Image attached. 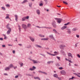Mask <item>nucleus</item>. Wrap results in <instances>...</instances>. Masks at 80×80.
<instances>
[{"label":"nucleus","instance_id":"28","mask_svg":"<svg viewBox=\"0 0 80 80\" xmlns=\"http://www.w3.org/2000/svg\"><path fill=\"white\" fill-rule=\"evenodd\" d=\"M28 2V1L27 0H24L22 3H25L26 2Z\"/></svg>","mask_w":80,"mask_h":80},{"label":"nucleus","instance_id":"10","mask_svg":"<svg viewBox=\"0 0 80 80\" xmlns=\"http://www.w3.org/2000/svg\"><path fill=\"white\" fill-rule=\"evenodd\" d=\"M36 13H37L38 15H40V10L39 9L36 10Z\"/></svg>","mask_w":80,"mask_h":80},{"label":"nucleus","instance_id":"38","mask_svg":"<svg viewBox=\"0 0 80 80\" xmlns=\"http://www.w3.org/2000/svg\"><path fill=\"white\" fill-rule=\"evenodd\" d=\"M54 54H55L56 55H57L58 54V53L57 52H54Z\"/></svg>","mask_w":80,"mask_h":80},{"label":"nucleus","instance_id":"15","mask_svg":"<svg viewBox=\"0 0 80 80\" xmlns=\"http://www.w3.org/2000/svg\"><path fill=\"white\" fill-rule=\"evenodd\" d=\"M78 30V28H72V30L73 31H77Z\"/></svg>","mask_w":80,"mask_h":80},{"label":"nucleus","instance_id":"36","mask_svg":"<svg viewBox=\"0 0 80 80\" xmlns=\"http://www.w3.org/2000/svg\"><path fill=\"white\" fill-rule=\"evenodd\" d=\"M53 31H54V32L55 33H58L57 31L55 29L53 30Z\"/></svg>","mask_w":80,"mask_h":80},{"label":"nucleus","instance_id":"11","mask_svg":"<svg viewBox=\"0 0 80 80\" xmlns=\"http://www.w3.org/2000/svg\"><path fill=\"white\" fill-rule=\"evenodd\" d=\"M10 68H9V67H6V68H5L4 69V70H5L6 71L9 70V69H10Z\"/></svg>","mask_w":80,"mask_h":80},{"label":"nucleus","instance_id":"39","mask_svg":"<svg viewBox=\"0 0 80 80\" xmlns=\"http://www.w3.org/2000/svg\"><path fill=\"white\" fill-rule=\"evenodd\" d=\"M38 72H39V73H41L44 72H42L41 71H38Z\"/></svg>","mask_w":80,"mask_h":80},{"label":"nucleus","instance_id":"64","mask_svg":"<svg viewBox=\"0 0 80 80\" xmlns=\"http://www.w3.org/2000/svg\"><path fill=\"white\" fill-rule=\"evenodd\" d=\"M74 65H75V66H76L77 67H78V65H77V64H74Z\"/></svg>","mask_w":80,"mask_h":80},{"label":"nucleus","instance_id":"41","mask_svg":"<svg viewBox=\"0 0 80 80\" xmlns=\"http://www.w3.org/2000/svg\"><path fill=\"white\" fill-rule=\"evenodd\" d=\"M33 69L32 68H30V70H31V71H33V70H34V69Z\"/></svg>","mask_w":80,"mask_h":80},{"label":"nucleus","instance_id":"47","mask_svg":"<svg viewBox=\"0 0 80 80\" xmlns=\"http://www.w3.org/2000/svg\"><path fill=\"white\" fill-rule=\"evenodd\" d=\"M43 73V74L45 75H47V72H43V73Z\"/></svg>","mask_w":80,"mask_h":80},{"label":"nucleus","instance_id":"46","mask_svg":"<svg viewBox=\"0 0 80 80\" xmlns=\"http://www.w3.org/2000/svg\"><path fill=\"white\" fill-rule=\"evenodd\" d=\"M56 66L57 67H59L60 66V65L59 63H57V64H56Z\"/></svg>","mask_w":80,"mask_h":80},{"label":"nucleus","instance_id":"49","mask_svg":"<svg viewBox=\"0 0 80 80\" xmlns=\"http://www.w3.org/2000/svg\"><path fill=\"white\" fill-rule=\"evenodd\" d=\"M36 27L38 28H42V27H39L38 26H36Z\"/></svg>","mask_w":80,"mask_h":80},{"label":"nucleus","instance_id":"42","mask_svg":"<svg viewBox=\"0 0 80 80\" xmlns=\"http://www.w3.org/2000/svg\"><path fill=\"white\" fill-rule=\"evenodd\" d=\"M3 36H4V39H6L7 37H6V35H3Z\"/></svg>","mask_w":80,"mask_h":80},{"label":"nucleus","instance_id":"18","mask_svg":"<svg viewBox=\"0 0 80 80\" xmlns=\"http://www.w3.org/2000/svg\"><path fill=\"white\" fill-rule=\"evenodd\" d=\"M53 61H49V62H48V64H50L51 63H53Z\"/></svg>","mask_w":80,"mask_h":80},{"label":"nucleus","instance_id":"50","mask_svg":"<svg viewBox=\"0 0 80 80\" xmlns=\"http://www.w3.org/2000/svg\"><path fill=\"white\" fill-rule=\"evenodd\" d=\"M59 69L60 70H62V67H60L59 68Z\"/></svg>","mask_w":80,"mask_h":80},{"label":"nucleus","instance_id":"26","mask_svg":"<svg viewBox=\"0 0 80 80\" xmlns=\"http://www.w3.org/2000/svg\"><path fill=\"white\" fill-rule=\"evenodd\" d=\"M31 27V24L29 23H28V25H27V27L28 28H29Z\"/></svg>","mask_w":80,"mask_h":80},{"label":"nucleus","instance_id":"44","mask_svg":"<svg viewBox=\"0 0 80 80\" xmlns=\"http://www.w3.org/2000/svg\"><path fill=\"white\" fill-rule=\"evenodd\" d=\"M46 53H47L48 54H49V55H52V54H51L48 52H47Z\"/></svg>","mask_w":80,"mask_h":80},{"label":"nucleus","instance_id":"43","mask_svg":"<svg viewBox=\"0 0 80 80\" xmlns=\"http://www.w3.org/2000/svg\"><path fill=\"white\" fill-rule=\"evenodd\" d=\"M57 78L59 80H62V79L61 78H60V77H57V78Z\"/></svg>","mask_w":80,"mask_h":80},{"label":"nucleus","instance_id":"40","mask_svg":"<svg viewBox=\"0 0 80 80\" xmlns=\"http://www.w3.org/2000/svg\"><path fill=\"white\" fill-rule=\"evenodd\" d=\"M74 77H72V78H69V80H70V79L73 80V79H74Z\"/></svg>","mask_w":80,"mask_h":80},{"label":"nucleus","instance_id":"8","mask_svg":"<svg viewBox=\"0 0 80 80\" xmlns=\"http://www.w3.org/2000/svg\"><path fill=\"white\" fill-rule=\"evenodd\" d=\"M74 74L75 75L77 76L79 78H80V75H80V73H74Z\"/></svg>","mask_w":80,"mask_h":80},{"label":"nucleus","instance_id":"14","mask_svg":"<svg viewBox=\"0 0 80 80\" xmlns=\"http://www.w3.org/2000/svg\"><path fill=\"white\" fill-rule=\"evenodd\" d=\"M32 62L34 64H37L38 62V61H36L35 60H32Z\"/></svg>","mask_w":80,"mask_h":80},{"label":"nucleus","instance_id":"25","mask_svg":"<svg viewBox=\"0 0 80 80\" xmlns=\"http://www.w3.org/2000/svg\"><path fill=\"white\" fill-rule=\"evenodd\" d=\"M36 47L37 48H41V47L40 46L38 45H36Z\"/></svg>","mask_w":80,"mask_h":80},{"label":"nucleus","instance_id":"16","mask_svg":"<svg viewBox=\"0 0 80 80\" xmlns=\"http://www.w3.org/2000/svg\"><path fill=\"white\" fill-rule=\"evenodd\" d=\"M14 17H15V20L17 22V19H18V16L17 15H14Z\"/></svg>","mask_w":80,"mask_h":80},{"label":"nucleus","instance_id":"61","mask_svg":"<svg viewBox=\"0 0 80 80\" xmlns=\"http://www.w3.org/2000/svg\"><path fill=\"white\" fill-rule=\"evenodd\" d=\"M12 52H13V53L15 54V51H13Z\"/></svg>","mask_w":80,"mask_h":80},{"label":"nucleus","instance_id":"22","mask_svg":"<svg viewBox=\"0 0 80 80\" xmlns=\"http://www.w3.org/2000/svg\"><path fill=\"white\" fill-rule=\"evenodd\" d=\"M26 19L25 18V17H23L22 18V21H25Z\"/></svg>","mask_w":80,"mask_h":80},{"label":"nucleus","instance_id":"55","mask_svg":"<svg viewBox=\"0 0 80 80\" xmlns=\"http://www.w3.org/2000/svg\"><path fill=\"white\" fill-rule=\"evenodd\" d=\"M18 28H19V30H21V28L20 27V26H18Z\"/></svg>","mask_w":80,"mask_h":80},{"label":"nucleus","instance_id":"27","mask_svg":"<svg viewBox=\"0 0 80 80\" xmlns=\"http://www.w3.org/2000/svg\"><path fill=\"white\" fill-rule=\"evenodd\" d=\"M35 79H38V80H40V79L38 77H34Z\"/></svg>","mask_w":80,"mask_h":80},{"label":"nucleus","instance_id":"59","mask_svg":"<svg viewBox=\"0 0 80 80\" xmlns=\"http://www.w3.org/2000/svg\"><path fill=\"white\" fill-rule=\"evenodd\" d=\"M8 46H12V45L11 44H8Z\"/></svg>","mask_w":80,"mask_h":80},{"label":"nucleus","instance_id":"24","mask_svg":"<svg viewBox=\"0 0 80 80\" xmlns=\"http://www.w3.org/2000/svg\"><path fill=\"white\" fill-rule=\"evenodd\" d=\"M54 77L55 78H57L58 77V75H57V74H54Z\"/></svg>","mask_w":80,"mask_h":80},{"label":"nucleus","instance_id":"31","mask_svg":"<svg viewBox=\"0 0 80 80\" xmlns=\"http://www.w3.org/2000/svg\"><path fill=\"white\" fill-rule=\"evenodd\" d=\"M46 28V29H51L52 28H48V27H42V28Z\"/></svg>","mask_w":80,"mask_h":80},{"label":"nucleus","instance_id":"45","mask_svg":"<svg viewBox=\"0 0 80 80\" xmlns=\"http://www.w3.org/2000/svg\"><path fill=\"white\" fill-rule=\"evenodd\" d=\"M76 37L77 38H79V35H76Z\"/></svg>","mask_w":80,"mask_h":80},{"label":"nucleus","instance_id":"23","mask_svg":"<svg viewBox=\"0 0 80 80\" xmlns=\"http://www.w3.org/2000/svg\"><path fill=\"white\" fill-rule=\"evenodd\" d=\"M60 52H61V53H62V54H65L64 52L62 50H61V51H60Z\"/></svg>","mask_w":80,"mask_h":80},{"label":"nucleus","instance_id":"1","mask_svg":"<svg viewBox=\"0 0 80 80\" xmlns=\"http://www.w3.org/2000/svg\"><path fill=\"white\" fill-rule=\"evenodd\" d=\"M9 24H8L6 26L7 28L8 29V30L7 32V34L9 35L10 33V32L11 31V29L9 27Z\"/></svg>","mask_w":80,"mask_h":80},{"label":"nucleus","instance_id":"4","mask_svg":"<svg viewBox=\"0 0 80 80\" xmlns=\"http://www.w3.org/2000/svg\"><path fill=\"white\" fill-rule=\"evenodd\" d=\"M60 74L63 75H65V74H66V72L64 70H62V71H60Z\"/></svg>","mask_w":80,"mask_h":80},{"label":"nucleus","instance_id":"53","mask_svg":"<svg viewBox=\"0 0 80 80\" xmlns=\"http://www.w3.org/2000/svg\"><path fill=\"white\" fill-rule=\"evenodd\" d=\"M18 77V75H17V76H15V78H17Z\"/></svg>","mask_w":80,"mask_h":80},{"label":"nucleus","instance_id":"54","mask_svg":"<svg viewBox=\"0 0 80 80\" xmlns=\"http://www.w3.org/2000/svg\"><path fill=\"white\" fill-rule=\"evenodd\" d=\"M77 56H78V58H80V55H79V54H78V55H77Z\"/></svg>","mask_w":80,"mask_h":80},{"label":"nucleus","instance_id":"7","mask_svg":"<svg viewBox=\"0 0 80 80\" xmlns=\"http://www.w3.org/2000/svg\"><path fill=\"white\" fill-rule=\"evenodd\" d=\"M49 38H50V39H52L54 40H55V39L54 38V37H53V35H50L49 36Z\"/></svg>","mask_w":80,"mask_h":80},{"label":"nucleus","instance_id":"29","mask_svg":"<svg viewBox=\"0 0 80 80\" xmlns=\"http://www.w3.org/2000/svg\"><path fill=\"white\" fill-rule=\"evenodd\" d=\"M19 65H20V67H22V66L23 65V64L22 63H19Z\"/></svg>","mask_w":80,"mask_h":80},{"label":"nucleus","instance_id":"52","mask_svg":"<svg viewBox=\"0 0 80 80\" xmlns=\"http://www.w3.org/2000/svg\"><path fill=\"white\" fill-rule=\"evenodd\" d=\"M57 58H58V59L60 60V58L59 57H58V56H57Z\"/></svg>","mask_w":80,"mask_h":80},{"label":"nucleus","instance_id":"33","mask_svg":"<svg viewBox=\"0 0 80 80\" xmlns=\"http://www.w3.org/2000/svg\"><path fill=\"white\" fill-rule=\"evenodd\" d=\"M63 3L64 4H65L66 5H68V3L67 2H65V1H63Z\"/></svg>","mask_w":80,"mask_h":80},{"label":"nucleus","instance_id":"6","mask_svg":"<svg viewBox=\"0 0 80 80\" xmlns=\"http://www.w3.org/2000/svg\"><path fill=\"white\" fill-rule=\"evenodd\" d=\"M68 56L69 57H71V58H73V56H72V54L70 52H68Z\"/></svg>","mask_w":80,"mask_h":80},{"label":"nucleus","instance_id":"13","mask_svg":"<svg viewBox=\"0 0 80 80\" xmlns=\"http://www.w3.org/2000/svg\"><path fill=\"white\" fill-rule=\"evenodd\" d=\"M22 28H24V29H26L27 28L26 27V25H25V24H22Z\"/></svg>","mask_w":80,"mask_h":80},{"label":"nucleus","instance_id":"9","mask_svg":"<svg viewBox=\"0 0 80 80\" xmlns=\"http://www.w3.org/2000/svg\"><path fill=\"white\" fill-rule=\"evenodd\" d=\"M68 31L67 32L69 34H71V31H70V29H67Z\"/></svg>","mask_w":80,"mask_h":80},{"label":"nucleus","instance_id":"58","mask_svg":"<svg viewBox=\"0 0 80 80\" xmlns=\"http://www.w3.org/2000/svg\"><path fill=\"white\" fill-rule=\"evenodd\" d=\"M75 47H77V43H76L75 44Z\"/></svg>","mask_w":80,"mask_h":80},{"label":"nucleus","instance_id":"48","mask_svg":"<svg viewBox=\"0 0 80 80\" xmlns=\"http://www.w3.org/2000/svg\"><path fill=\"white\" fill-rule=\"evenodd\" d=\"M6 6L7 7H9V4H6Z\"/></svg>","mask_w":80,"mask_h":80},{"label":"nucleus","instance_id":"19","mask_svg":"<svg viewBox=\"0 0 80 80\" xmlns=\"http://www.w3.org/2000/svg\"><path fill=\"white\" fill-rule=\"evenodd\" d=\"M30 39L32 42H33L34 41V39L32 38V37H30Z\"/></svg>","mask_w":80,"mask_h":80},{"label":"nucleus","instance_id":"21","mask_svg":"<svg viewBox=\"0 0 80 80\" xmlns=\"http://www.w3.org/2000/svg\"><path fill=\"white\" fill-rule=\"evenodd\" d=\"M70 22H68L67 23H65L64 24V26H68L69 25V24H70Z\"/></svg>","mask_w":80,"mask_h":80},{"label":"nucleus","instance_id":"35","mask_svg":"<svg viewBox=\"0 0 80 80\" xmlns=\"http://www.w3.org/2000/svg\"><path fill=\"white\" fill-rule=\"evenodd\" d=\"M29 7L30 8H31V6H32V3H29Z\"/></svg>","mask_w":80,"mask_h":80},{"label":"nucleus","instance_id":"37","mask_svg":"<svg viewBox=\"0 0 80 80\" xmlns=\"http://www.w3.org/2000/svg\"><path fill=\"white\" fill-rule=\"evenodd\" d=\"M1 8H2V9H3V10H5V8L4 7H1Z\"/></svg>","mask_w":80,"mask_h":80},{"label":"nucleus","instance_id":"32","mask_svg":"<svg viewBox=\"0 0 80 80\" xmlns=\"http://www.w3.org/2000/svg\"><path fill=\"white\" fill-rule=\"evenodd\" d=\"M12 67H13V65H12V64H11L10 65H9V66L8 67H9V68H12Z\"/></svg>","mask_w":80,"mask_h":80},{"label":"nucleus","instance_id":"34","mask_svg":"<svg viewBox=\"0 0 80 80\" xmlns=\"http://www.w3.org/2000/svg\"><path fill=\"white\" fill-rule=\"evenodd\" d=\"M23 18H25L26 19H28V18H29V17L28 16H26V17H23Z\"/></svg>","mask_w":80,"mask_h":80},{"label":"nucleus","instance_id":"20","mask_svg":"<svg viewBox=\"0 0 80 80\" xmlns=\"http://www.w3.org/2000/svg\"><path fill=\"white\" fill-rule=\"evenodd\" d=\"M9 18V14H6V17L5 18L6 19Z\"/></svg>","mask_w":80,"mask_h":80},{"label":"nucleus","instance_id":"60","mask_svg":"<svg viewBox=\"0 0 80 80\" xmlns=\"http://www.w3.org/2000/svg\"><path fill=\"white\" fill-rule=\"evenodd\" d=\"M14 68V69H15L16 68H17V67L15 66L13 67Z\"/></svg>","mask_w":80,"mask_h":80},{"label":"nucleus","instance_id":"63","mask_svg":"<svg viewBox=\"0 0 80 80\" xmlns=\"http://www.w3.org/2000/svg\"><path fill=\"white\" fill-rule=\"evenodd\" d=\"M56 55V54H52V55H51V56H55V55Z\"/></svg>","mask_w":80,"mask_h":80},{"label":"nucleus","instance_id":"30","mask_svg":"<svg viewBox=\"0 0 80 80\" xmlns=\"http://www.w3.org/2000/svg\"><path fill=\"white\" fill-rule=\"evenodd\" d=\"M38 36L42 38L44 37V35L43 36L41 34H39Z\"/></svg>","mask_w":80,"mask_h":80},{"label":"nucleus","instance_id":"3","mask_svg":"<svg viewBox=\"0 0 80 80\" xmlns=\"http://www.w3.org/2000/svg\"><path fill=\"white\" fill-rule=\"evenodd\" d=\"M56 22L55 21H53L52 22V27L54 28H56L57 27V25H56Z\"/></svg>","mask_w":80,"mask_h":80},{"label":"nucleus","instance_id":"2","mask_svg":"<svg viewBox=\"0 0 80 80\" xmlns=\"http://www.w3.org/2000/svg\"><path fill=\"white\" fill-rule=\"evenodd\" d=\"M55 20H57V22L59 24L62 21V19L60 18H55Z\"/></svg>","mask_w":80,"mask_h":80},{"label":"nucleus","instance_id":"57","mask_svg":"<svg viewBox=\"0 0 80 80\" xmlns=\"http://www.w3.org/2000/svg\"><path fill=\"white\" fill-rule=\"evenodd\" d=\"M65 60H66V61H70V60H68L67 58H65Z\"/></svg>","mask_w":80,"mask_h":80},{"label":"nucleus","instance_id":"56","mask_svg":"<svg viewBox=\"0 0 80 80\" xmlns=\"http://www.w3.org/2000/svg\"><path fill=\"white\" fill-rule=\"evenodd\" d=\"M32 69H36V68L34 66L32 67Z\"/></svg>","mask_w":80,"mask_h":80},{"label":"nucleus","instance_id":"62","mask_svg":"<svg viewBox=\"0 0 80 80\" xmlns=\"http://www.w3.org/2000/svg\"><path fill=\"white\" fill-rule=\"evenodd\" d=\"M0 40H3V38H0Z\"/></svg>","mask_w":80,"mask_h":80},{"label":"nucleus","instance_id":"51","mask_svg":"<svg viewBox=\"0 0 80 80\" xmlns=\"http://www.w3.org/2000/svg\"><path fill=\"white\" fill-rule=\"evenodd\" d=\"M39 6H42V3H40L39 4Z\"/></svg>","mask_w":80,"mask_h":80},{"label":"nucleus","instance_id":"5","mask_svg":"<svg viewBox=\"0 0 80 80\" xmlns=\"http://www.w3.org/2000/svg\"><path fill=\"white\" fill-rule=\"evenodd\" d=\"M66 47V46L64 44H61L59 46L60 48L62 49V48H65Z\"/></svg>","mask_w":80,"mask_h":80},{"label":"nucleus","instance_id":"12","mask_svg":"<svg viewBox=\"0 0 80 80\" xmlns=\"http://www.w3.org/2000/svg\"><path fill=\"white\" fill-rule=\"evenodd\" d=\"M67 28V26H63V27L61 28V29H62V30H64L65 29Z\"/></svg>","mask_w":80,"mask_h":80},{"label":"nucleus","instance_id":"17","mask_svg":"<svg viewBox=\"0 0 80 80\" xmlns=\"http://www.w3.org/2000/svg\"><path fill=\"white\" fill-rule=\"evenodd\" d=\"M41 40H43V41H47L48 40V38H43L41 39Z\"/></svg>","mask_w":80,"mask_h":80}]
</instances>
